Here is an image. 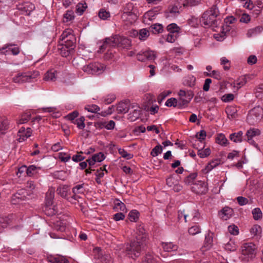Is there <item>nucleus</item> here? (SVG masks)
Instances as JSON below:
<instances>
[{"mask_svg": "<svg viewBox=\"0 0 263 263\" xmlns=\"http://www.w3.org/2000/svg\"><path fill=\"white\" fill-rule=\"evenodd\" d=\"M114 209L116 211H120L122 213L126 212L127 211L125 204L118 199L116 200L115 202Z\"/></svg>", "mask_w": 263, "mask_h": 263, "instance_id": "nucleus-34", "label": "nucleus"}, {"mask_svg": "<svg viewBox=\"0 0 263 263\" xmlns=\"http://www.w3.org/2000/svg\"><path fill=\"white\" fill-rule=\"evenodd\" d=\"M234 99V95L232 93H227L223 95L221 100L224 102H229L233 101Z\"/></svg>", "mask_w": 263, "mask_h": 263, "instance_id": "nucleus-62", "label": "nucleus"}, {"mask_svg": "<svg viewBox=\"0 0 263 263\" xmlns=\"http://www.w3.org/2000/svg\"><path fill=\"white\" fill-rule=\"evenodd\" d=\"M38 75V72H34L33 74L30 72L18 73L13 78V82L15 83L31 82Z\"/></svg>", "mask_w": 263, "mask_h": 263, "instance_id": "nucleus-8", "label": "nucleus"}, {"mask_svg": "<svg viewBox=\"0 0 263 263\" xmlns=\"http://www.w3.org/2000/svg\"><path fill=\"white\" fill-rule=\"evenodd\" d=\"M119 153L123 158L127 160L130 159L133 157V154L128 153L127 151L122 148H120L119 149Z\"/></svg>", "mask_w": 263, "mask_h": 263, "instance_id": "nucleus-58", "label": "nucleus"}, {"mask_svg": "<svg viewBox=\"0 0 263 263\" xmlns=\"http://www.w3.org/2000/svg\"><path fill=\"white\" fill-rule=\"evenodd\" d=\"M131 46L132 41L129 39L123 36L115 35L105 39L103 45L98 50V52H103L107 48L115 47L116 46L128 49Z\"/></svg>", "mask_w": 263, "mask_h": 263, "instance_id": "nucleus-1", "label": "nucleus"}, {"mask_svg": "<svg viewBox=\"0 0 263 263\" xmlns=\"http://www.w3.org/2000/svg\"><path fill=\"white\" fill-rule=\"evenodd\" d=\"M179 98L178 100L179 108L185 107L192 99L194 94L191 90H184L181 89L178 92Z\"/></svg>", "mask_w": 263, "mask_h": 263, "instance_id": "nucleus-9", "label": "nucleus"}, {"mask_svg": "<svg viewBox=\"0 0 263 263\" xmlns=\"http://www.w3.org/2000/svg\"><path fill=\"white\" fill-rule=\"evenodd\" d=\"M234 211L233 209L229 206H225L220 211L221 218L225 220H227L231 217Z\"/></svg>", "mask_w": 263, "mask_h": 263, "instance_id": "nucleus-19", "label": "nucleus"}, {"mask_svg": "<svg viewBox=\"0 0 263 263\" xmlns=\"http://www.w3.org/2000/svg\"><path fill=\"white\" fill-rule=\"evenodd\" d=\"M117 109L118 112L126 113L128 111V108L127 104L121 102L118 104Z\"/></svg>", "mask_w": 263, "mask_h": 263, "instance_id": "nucleus-51", "label": "nucleus"}, {"mask_svg": "<svg viewBox=\"0 0 263 263\" xmlns=\"http://www.w3.org/2000/svg\"><path fill=\"white\" fill-rule=\"evenodd\" d=\"M123 13H135L134 4L131 2L126 3L123 7Z\"/></svg>", "mask_w": 263, "mask_h": 263, "instance_id": "nucleus-32", "label": "nucleus"}, {"mask_svg": "<svg viewBox=\"0 0 263 263\" xmlns=\"http://www.w3.org/2000/svg\"><path fill=\"white\" fill-rule=\"evenodd\" d=\"M87 8V5L85 2L79 3L76 6V12L80 15H82Z\"/></svg>", "mask_w": 263, "mask_h": 263, "instance_id": "nucleus-35", "label": "nucleus"}, {"mask_svg": "<svg viewBox=\"0 0 263 263\" xmlns=\"http://www.w3.org/2000/svg\"><path fill=\"white\" fill-rule=\"evenodd\" d=\"M139 39L141 41L146 40L149 36V32L146 28H143L139 31Z\"/></svg>", "mask_w": 263, "mask_h": 263, "instance_id": "nucleus-36", "label": "nucleus"}, {"mask_svg": "<svg viewBox=\"0 0 263 263\" xmlns=\"http://www.w3.org/2000/svg\"><path fill=\"white\" fill-rule=\"evenodd\" d=\"M53 157L55 159L58 158L61 161L64 162H68L71 159V156L69 154L62 152L59 153L57 156H53Z\"/></svg>", "mask_w": 263, "mask_h": 263, "instance_id": "nucleus-39", "label": "nucleus"}, {"mask_svg": "<svg viewBox=\"0 0 263 263\" xmlns=\"http://www.w3.org/2000/svg\"><path fill=\"white\" fill-rule=\"evenodd\" d=\"M228 232L233 235H238L239 234V228L234 224H231L228 227Z\"/></svg>", "mask_w": 263, "mask_h": 263, "instance_id": "nucleus-45", "label": "nucleus"}, {"mask_svg": "<svg viewBox=\"0 0 263 263\" xmlns=\"http://www.w3.org/2000/svg\"><path fill=\"white\" fill-rule=\"evenodd\" d=\"M73 49V47L66 46V44L59 42L57 47L53 48V52H57L63 57H67L70 53V51Z\"/></svg>", "mask_w": 263, "mask_h": 263, "instance_id": "nucleus-12", "label": "nucleus"}, {"mask_svg": "<svg viewBox=\"0 0 263 263\" xmlns=\"http://www.w3.org/2000/svg\"><path fill=\"white\" fill-rule=\"evenodd\" d=\"M76 41L73 31L71 29L67 28L61 34L59 42L66 44L68 46L74 47Z\"/></svg>", "mask_w": 263, "mask_h": 263, "instance_id": "nucleus-7", "label": "nucleus"}, {"mask_svg": "<svg viewBox=\"0 0 263 263\" xmlns=\"http://www.w3.org/2000/svg\"><path fill=\"white\" fill-rule=\"evenodd\" d=\"M260 134V131L257 128H250L248 129L245 136H244V140L247 141L250 144L253 145L257 149L260 150L258 144L254 141L253 138Z\"/></svg>", "mask_w": 263, "mask_h": 263, "instance_id": "nucleus-10", "label": "nucleus"}, {"mask_svg": "<svg viewBox=\"0 0 263 263\" xmlns=\"http://www.w3.org/2000/svg\"><path fill=\"white\" fill-rule=\"evenodd\" d=\"M50 263H69V262L63 256L51 257L50 256Z\"/></svg>", "mask_w": 263, "mask_h": 263, "instance_id": "nucleus-40", "label": "nucleus"}, {"mask_svg": "<svg viewBox=\"0 0 263 263\" xmlns=\"http://www.w3.org/2000/svg\"><path fill=\"white\" fill-rule=\"evenodd\" d=\"M166 184L167 185L173 189L176 192H178L182 189V186L179 184L178 179L171 176L166 179Z\"/></svg>", "mask_w": 263, "mask_h": 263, "instance_id": "nucleus-16", "label": "nucleus"}, {"mask_svg": "<svg viewBox=\"0 0 263 263\" xmlns=\"http://www.w3.org/2000/svg\"><path fill=\"white\" fill-rule=\"evenodd\" d=\"M180 9L174 3L173 5L171 6L168 8V13L170 14V16H176L180 13Z\"/></svg>", "mask_w": 263, "mask_h": 263, "instance_id": "nucleus-37", "label": "nucleus"}, {"mask_svg": "<svg viewBox=\"0 0 263 263\" xmlns=\"http://www.w3.org/2000/svg\"><path fill=\"white\" fill-rule=\"evenodd\" d=\"M142 263H156V260L152 254L147 253L143 258Z\"/></svg>", "mask_w": 263, "mask_h": 263, "instance_id": "nucleus-48", "label": "nucleus"}, {"mask_svg": "<svg viewBox=\"0 0 263 263\" xmlns=\"http://www.w3.org/2000/svg\"><path fill=\"white\" fill-rule=\"evenodd\" d=\"M84 184H78L72 188V192L76 196L77 194H82L84 193Z\"/></svg>", "mask_w": 263, "mask_h": 263, "instance_id": "nucleus-52", "label": "nucleus"}, {"mask_svg": "<svg viewBox=\"0 0 263 263\" xmlns=\"http://www.w3.org/2000/svg\"><path fill=\"white\" fill-rule=\"evenodd\" d=\"M121 18L123 21L127 25L133 24L137 18L136 13H122Z\"/></svg>", "mask_w": 263, "mask_h": 263, "instance_id": "nucleus-18", "label": "nucleus"}, {"mask_svg": "<svg viewBox=\"0 0 263 263\" xmlns=\"http://www.w3.org/2000/svg\"><path fill=\"white\" fill-rule=\"evenodd\" d=\"M226 112L229 119H233L237 116V109L234 106H230L226 108Z\"/></svg>", "mask_w": 263, "mask_h": 263, "instance_id": "nucleus-27", "label": "nucleus"}, {"mask_svg": "<svg viewBox=\"0 0 263 263\" xmlns=\"http://www.w3.org/2000/svg\"><path fill=\"white\" fill-rule=\"evenodd\" d=\"M162 147L160 145H157L152 150L151 155L153 157H156L162 152Z\"/></svg>", "mask_w": 263, "mask_h": 263, "instance_id": "nucleus-55", "label": "nucleus"}, {"mask_svg": "<svg viewBox=\"0 0 263 263\" xmlns=\"http://www.w3.org/2000/svg\"><path fill=\"white\" fill-rule=\"evenodd\" d=\"M32 134V130L30 128H25L24 126L21 127L18 132L17 135L19 137L18 141L20 142L24 141L28 138L30 137Z\"/></svg>", "mask_w": 263, "mask_h": 263, "instance_id": "nucleus-15", "label": "nucleus"}, {"mask_svg": "<svg viewBox=\"0 0 263 263\" xmlns=\"http://www.w3.org/2000/svg\"><path fill=\"white\" fill-rule=\"evenodd\" d=\"M238 247L237 242L235 239H230L229 241L225 245L224 248L229 251H234Z\"/></svg>", "mask_w": 263, "mask_h": 263, "instance_id": "nucleus-25", "label": "nucleus"}, {"mask_svg": "<svg viewBox=\"0 0 263 263\" xmlns=\"http://www.w3.org/2000/svg\"><path fill=\"white\" fill-rule=\"evenodd\" d=\"M144 227L141 225H138L135 230L134 234L136 241H141V243L143 244L147 238V235L145 233Z\"/></svg>", "mask_w": 263, "mask_h": 263, "instance_id": "nucleus-14", "label": "nucleus"}, {"mask_svg": "<svg viewBox=\"0 0 263 263\" xmlns=\"http://www.w3.org/2000/svg\"><path fill=\"white\" fill-rule=\"evenodd\" d=\"M263 117V108L259 106L251 109L247 116V120L250 124H254Z\"/></svg>", "mask_w": 263, "mask_h": 263, "instance_id": "nucleus-5", "label": "nucleus"}, {"mask_svg": "<svg viewBox=\"0 0 263 263\" xmlns=\"http://www.w3.org/2000/svg\"><path fill=\"white\" fill-rule=\"evenodd\" d=\"M69 191V186L67 185H60L57 190L58 194L60 195L62 197L66 198L67 196L68 192Z\"/></svg>", "mask_w": 263, "mask_h": 263, "instance_id": "nucleus-26", "label": "nucleus"}, {"mask_svg": "<svg viewBox=\"0 0 263 263\" xmlns=\"http://www.w3.org/2000/svg\"><path fill=\"white\" fill-rule=\"evenodd\" d=\"M154 33H162L163 31V27L161 24H155L151 26Z\"/></svg>", "mask_w": 263, "mask_h": 263, "instance_id": "nucleus-56", "label": "nucleus"}, {"mask_svg": "<svg viewBox=\"0 0 263 263\" xmlns=\"http://www.w3.org/2000/svg\"><path fill=\"white\" fill-rule=\"evenodd\" d=\"M73 12L72 11L68 10L64 15V19L65 22H69L74 18Z\"/></svg>", "mask_w": 263, "mask_h": 263, "instance_id": "nucleus-60", "label": "nucleus"}, {"mask_svg": "<svg viewBox=\"0 0 263 263\" xmlns=\"http://www.w3.org/2000/svg\"><path fill=\"white\" fill-rule=\"evenodd\" d=\"M219 11L216 6H213L210 10L204 12L200 18V23L204 27L211 26L215 24Z\"/></svg>", "mask_w": 263, "mask_h": 263, "instance_id": "nucleus-2", "label": "nucleus"}, {"mask_svg": "<svg viewBox=\"0 0 263 263\" xmlns=\"http://www.w3.org/2000/svg\"><path fill=\"white\" fill-rule=\"evenodd\" d=\"M201 232V229L199 226L195 225L191 227L189 229V233L190 234L195 235Z\"/></svg>", "mask_w": 263, "mask_h": 263, "instance_id": "nucleus-57", "label": "nucleus"}, {"mask_svg": "<svg viewBox=\"0 0 263 263\" xmlns=\"http://www.w3.org/2000/svg\"><path fill=\"white\" fill-rule=\"evenodd\" d=\"M35 6L33 4L30 2H26L22 5L20 9L24 11L27 15H29L30 12H32Z\"/></svg>", "mask_w": 263, "mask_h": 263, "instance_id": "nucleus-28", "label": "nucleus"}, {"mask_svg": "<svg viewBox=\"0 0 263 263\" xmlns=\"http://www.w3.org/2000/svg\"><path fill=\"white\" fill-rule=\"evenodd\" d=\"M143 245L141 241L134 240L130 243H127L125 247L126 255L133 259L139 257L141 253V246Z\"/></svg>", "mask_w": 263, "mask_h": 263, "instance_id": "nucleus-4", "label": "nucleus"}, {"mask_svg": "<svg viewBox=\"0 0 263 263\" xmlns=\"http://www.w3.org/2000/svg\"><path fill=\"white\" fill-rule=\"evenodd\" d=\"M8 128L7 120L0 121V133L4 134V132Z\"/></svg>", "mask_w": 263, "mask_h": 263, "instance_id": "nucleus-64", "label": "nucleus"}, {"mask_svg": "<svg viewBox=\"0 0 263 263\" xmlns=\"http://www.w3.org/2000/svg\"><path fill=\"white\" fill-rule=\"evenodd\" d=\"M220 64L223 65L224 70L229 69L230 67V61L226 57H222L220 59Z\"/></svg>", "mask_w": 263, "mask_h": 263, "instance_id": "nucleus-63", "label": "nucleus"}, {"mask_svg": "<svg viewBox=\"0 0 263 263\" xmlns=\"http://www.w3.org/2000/svg\"><path fill=\"white\" fill-rule=\"evenodd\" d=\"M247 83V80L246 78L241 77L238 79L236 81H234L233 85V87L237 90L240 88Z\"/></svg>", "mask_w": 263, "mask_h": 263, "instance_id": "nucleus-33", "label": "nucleus"}, {"mask_svg": "<svg viewBox=\"0 0 263 263\" xmlns=\"http://www.w3.org/2000/svg\"><path fill=\"white\" fill-rule=\"evenodd\" d=\"M161 246L164 251L167 252L176 251L178 248V247L176 244L172 242H162Z\"/></svg>", "mask_w": 263, "mask_h": 263, "instance_id": "nucleus-20", "label": "nucleus"}, {"mask_svg": "<svg viewBox=\"0 0 263 263\" xmlns=\"http://www.w3.org/2000/svg\"><path fill=\"white\" fill-rule=\"evenodd\" d=\"M206 136V134L205 130H200L196 134V137L198 139V140H197L196 142H197L198 144H199V143H200L201 144H204L203 143V141L205 139Z\"/></svg>", "mask_w": 263, "mask_h": 263, "instance_id": "nucleus-43", "label": "nucleus"}, {"mask_svg": "<svg viewBox=\"0 0 263 263\" xmlns=\"http://www.w3.org/2000/svg\"><path fill=\"white\" fill-rule=\"evenodd\" d=\"M243 138V132L242 131H239L237 133L231 134L230 135V140L235 143L241 142L244 140Z\"/></svg>", "mask_w": 263, "mask_h": 263, "instance_id": "nucleus-21", "label": "nucleus"}, {"mask_svg": "<svg viewBox=\"0 0 263 263\" xmlns=\"http://www.w3.org/2000/svg\"><path fill=\"white\" fill-rule=\"evenodd\" d=\"M167 30L169 33L178 35L180 31V28L175 23H172L167 26Z\"/></svg>", "mask_w": 263, "mask_h": 263, "instance_id": "nucleus-29", "label": "nucleus"}, {"mask_svg": "<svg viewBox=\"0 0 263 263\" xmlns=\"http://www.w3.org/2000/svg\"><path fill=\"white\" fill-rule=\"evenodd\" d=\"M165 105L168 107H178L179 108V103L178 100L174 98L168 99L165 103Z\"/></svg>", "mask_w": 263, "mask_h": 263, "instance_id": "nucleus-46", "label": "nucleus"}, {"mask_svg": "<svg viewBox=\"0 0 263 263\" xmlns=\"http://www.w3.org/2000/svg\"><path fill=\"white\" fill-rule=\"evenodd\" d=\"M211 154V150L209 148H206L204 149H202V147H201V149L198 150V155L200 158H205L207 156H209Z\"/></svg>", "mask_w": 263, "mask_h": 263, "instance_id": "nucleus-54", "label": "nucleus"}, {"mask_svg": "<svg viewBox=\"0 0 263 263\" xmlns=\"http://www.w3.org/2000/svg\"><path fill=\"white\" fill-rule=\"evenodd\" d=\"M252 236L259 235L261 233V228L258 224H255L251 228L250 231Z\"/></svg>", "mask_w": 263, "mask_h": 263, "instance_id": "nucleus-42", "label": "nucleus"}, {"mask_svg": "<svg viewBox=\"0 0 263 263\" xmlns=\"http://www.w3.org/2000/svg\"><path fill=\"white\" fill-rule=\"evenodd\" d=\"M52 176L55 179L65 180L67 177V174L65 171H60L53 173Z\"/></svg>", "mask_w": 263, "mask_h": 263, "instance_id": "nucleus-31", "label": "nucleus"}, {"mask_svg": "<svg viewBox=\"0 0 263 263\" xmlns=\"http://www.w3.org/2000/svg\"><path fill=\"white\" fill-rule=\"evenodd\" d=\"M31 114L30 111H27L24 114H23L20 119L17 121L18 124H24L26 122H27L31 118Z\"/></svg>", "mask_w": 263, "mask_h": 263, "instance_id": "nucleus-30", "label": "nucleus"}, {"mask_svg": "<svg viewBox=\"0 0 263 263\" xmlns=\"http://www.w3.org/2000/svg\"><path fill=\"white\" fill-rule=\"evenodd\" d=\"M11 222V219L8 217H0V227L6 228Z\"/></svg>", "mask_w": 263, "mask_h": 263, "instance_id": "nucleus-47", "label": "nucleus"}, {"mask_svg": "<svg viewBox=\"0 0 263 263\" xmlns=\"http://www.w3.org/2000/svg\"><path fill=\"white\" fill-rule=\"evenodd\" d=\"M157 11L152 10L146 12L143 16V21L147 23L148 21H153L154 20L157 14Z\"/></svg>", "mask_w": 263, "mask_h": 263, "instance_id": "nucleus-23", "label": "nucleus"}, {"mask_svg": "<svg viewBox=\"0 0 263 263\" xmlns=\"http://www.w3.org/2000/svg\"><path fill=\"white\" fill-rule=\"evenodd\" d=\"M52 228L54 230L59 231H64L65 230V222L62 221L60 219L53 222Z\"/></svg>", "mask_w": 263, "mask_h": 263, "instance_id": "nucleus-24", "label": "nucleus"}, {"mask_svg": "<svg viewBox=\"0 0 263 263\" xmlns=\"http://www.w3.org/2000/svg\"><path fill=\"white\" fill-rule=\"evenodd\" d=\"M139 213L137 210H132L128 214V219L130 221L136 222L139 218Z\"/></svg>", "mask_w": 263, "mask_h": 263, "instance_id": "nucleus-44", "label": "nucleus"}, {"mask_svg": "<svg viewBox=\"0 0 263 263\" xmlns=\"http://www.w3.org/2000/svg\"><path fill=\"white\" fill-rule=\"evenodd\" d=\"M98 15L99 17L102 20H106L110 17L109 12L108 11H106L103 9L100 10Z\"/></svg>", "mask_w": 263, "mask_h": 263, "instance_id": "nucleus-61", "label": "nucleus"}, {"mask_svg": "<svg viewBox=\"0 0 263 263\" xmlns=\"http://www.w3.org/2000/svg\"><path fill=\"white\" fill-rule=\"evenodd\" d=\"M105 69L104 64L98 62H95L86 65L83 67V70L92 75H99L103 72Z\"/></svg>", "mask_w": 263, "mask_h": 263, "instance_id": "nucleus-6", "label": "nucleus"}, {"mask_svg": "<svg viewBox=\"0 0 263 263\" xmlns=\"http://www.w3.org/2000/svg\"><path fill=\"white\" fill-rule=\"evenodd\" d=\"M252 214L254 220H258L261 219L262 217V213L259 208L254 209L252 211Z\"/></svg>", "mask_w": 263, "mask_h": 263, "instance_id": "nucleus-41", "label": "nucleus"}, {"mask_svg": "<svg viewBox=\"0 0 263 263\" xmlns=\"http://www.w3.org/2000/svg\"><path fill=\"white\" fill-rule=\"evenodd\" d=\"M216 142L222 146H226L228 144V139L223 134L218 135L216 139Z\"/></svg>", "mask_w": 263, "mask_h": 263, "instance_id": "nucleus-38", "label": "nucleus"}, {"mask_svg": "<svg viewBox=\"0 0 263 263\" xmlns=\"http://www.w3.org/2000/svg\"><path fill=\"white\" fill-rule=\"evenodd\" d=\"M197 175L196 173H192L185 177L184 182L186 184H193L194 180L197 177Z\"/></svg>", "mask_w": 263, "mask_h": 263, "instance_id": "nucleus-49", "label": "nucleus"}, {"mask_svg": "<svg viewBox=\"0 0 263 263\" xmlns=\"http://www.w3.org/2000/svg\"><path fill=\"white\" fill-rule=\"evenodd\" d=\"M84 120V118L82 117L79 119H76L74 121H72V123L76 124L78 128L82 129L85 126Z\"/></svg>", "mask_w": 263, "mask_h": 263, "instance_id": "nucleus-53", "label": "nucleus"}, {"mask_svg": "<svg viewBox=\"0 0 263 263\" xmlns=\"http://www.w3.org/2000/svg\"><path fill=\"white\" fill-rule=\"evenodd\" d=\"M213 234L211 233H208L205 236V239L203 248L205 250H209L212 246L213 243Z\"/></svg>", "mask_w": 263, "mask_h": 263, "instance_id": "nucleus-22", "label": "nucleus"}, {"mask_svg": "<svg viewBox=\"0 0 263 263\" xmlns=\"http://www.w3.org/2000/svg\"><path fill=\"white\" fill-rule=\"evenodd\" d=\"M192 191L197 194H205L208 190L207 183L202 181H198L193 183L191 187Z\"/></svg>", "mask_w": 263, "mask_h": 263, "instance_id": "nucleus-13", "label": "nucleus"}, {"mask_svg": "<svg viewBox=\"0 0 263 263\" xmlns=\"http://www.w3.org/2000/svg\"><path fill=\"white\" fill-rule=\"evenodd\" d=\"M156 58V53L149 49L142 50L137 54V60L141 62H145L146 60H154Z\"/></svg>", "mask_w": 263, "mask_h": 263, "instance_id": "nucleus-11", "label": "nucleus"}, {"mask_svg": "<svg viewBox=\"0 0 263 263\" xmlns=\"http://www.w3.org/2000/svg\"><path fill=\"white\" fill-rule=\"evenodd\" d=\"M236 199L238 204L241 206H243L247 204H251L252 202V200H249L247 198L242 196H239L237 197Z\"/></svg>", "mask_w": 263, "mask_h": 263, "instance_id": "nucleus-50", "label": "nucleus"}, {"mask_svg": "<svg viewBox=\"0 0 263 263\" xmlns=\"http://www.w3.org/2000/svg\"><path fill=\"white\" fill-rule=\"evenodd\" d=\"M12 44H6L0 49V54H7V52L9 51H11L13 55H17L20 53V49L18 47H14L12 48H11L10 47L12 46Z\"/></svg>", "mask_w": 263, "mask_h": 263, "instance_id": "nucleus-17", "label": "nucleus"}, {"mask_svg": "<svg viewBox=\"0 0 263 263\" xmlns=\"http://www.w3.org/2000/svg\"><path fill=\"white\" fill-rule=\"evenodd\" d=\"M85 109L89 112L96 113L98 112L100 109L99 107L95 104L87 105L85 106Z\"/></svg>", "mask_w": 263, "mask_h": 263, "instance_id": "nucleus-59", "label": "nucleus"}, {"mask_svg": "<svg viewBox=\"0 0 263 263\" xmlns=\"http://www.w3.org/2000/svg\"><path fill=\"white\" fill-rule=\"evenodd\" d=\"M256 247L252 243H245L241 247L240 258L245 262L252 260L256 256Z\"/></svg>", "mask_w": 263, "mask_h": 263, "instance_id": "nucleus-3", "label": "nucleus"}]
</instances>
